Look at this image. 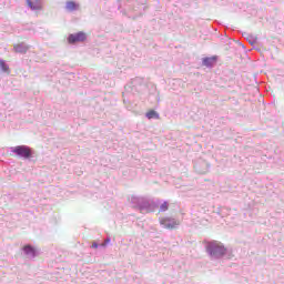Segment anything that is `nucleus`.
Listing matches in <instances>:
<instances>
[{"mask_svg":"<svg viewBox=\"0 0 284 284\" xmlns=\"http://www.w3.org/2000/svg\"><path fill=\"white\" fill-rule=\"evenodd\" d=\"M226 251L227 250L221 242L213 241L206 244V252H209L211 256H224Z\"/></svg>","mask_w":284,"mask_h":284,"instance_id":"f257e3e1","label":"nucleus"},{"mask_svg":"<svg viewBox=\"0 0 284 284\" xmlns=\"http://www.w3.org/2000/svg\"><path fill=\"white\" fill-rule=\"evenodd\" d=\"M11 152L13 154H17V156H20L21 159H30L32 156V149L27 145H18L11 149Z\"/></svg>","mask_w":284,"mask_h":284,"instance_id":"f03ea898","label":"nucleus"},{"mask_svg":"<svg viewBox=\"0 0 284 284\" xmlns=\"http://www.w3.org/2000/svg\"><path fill=\"white\" fill-rule=\"evenodd\" d=\"M160 223L165 227V230H176L181 224L179 221L170 217L160 219Z\"/></svg>","mask_w":284,"mask_h":284,"instance_id":"7ed1b4c3","label":"nucleus"},{"mask_svg":"<svg viewBox=\"0 0 284 284\" xmlns=\"http://www.w3.org/2000/svg\"><path fill=\"white\" fill-rule=\"evenodd\" d=\"M85 39H88V36H85L84 32L80 31L78 33L70 34L68 37V43H70V44L83 43V41H85Z\"/></svg>","mask_w":284,"mask_h":284,"instance_id":"20e7f679","label":"nucleus"},{"mask_svg":"<svg viewBox=\"0 0 284 284\" xmlns=\"http://www.w3.org/2000/svg\"><path fill=\"white\" fill-rule=\"evenodd\" d=\"M14 52H18L20 54H26V52H28V50H30V47H28V44L26 43H18L13 47Z\"/></svg>","mask_w":284,"mask_h":284,"instance_id":"39448f33","label":"nucleus"},{"mask_svg":"<svg viewBox=\"0 0 284 284\" xmlns=\"http://www.w3.org/2000/svg\"><path fill=\"white\" fill-rule=\"evenodd\" d=\"M22 250L27 256H37V250L32 245H24Z\"/></svg>","mask_w":284,"mask_h":284,"instance_id":"423d86ee","label":"nucleus"},{"mask_svg":"<svg viewBox=\"0 0 284 284\" xmlns=\"http://www.w3.org/2000/svg\"><path fill=\"white\" fill-rule=\"evenodd\" d=\"M216 55H213L211 58H204L202 60L203 65H205L206 68H212V65H214L215 61H216Z\"/></svg>","mask_w":284,"mask_h":284,"instance_id":"0eeeda50","label":"nucleus"},{"mask_svg":"<svg viewBox=\"0 0 284 284\" xmlns=\"http://www.w3.org/2000/svg\"><path fill=\"white\" fill-rule=\"evenodd\" d=\"M27 3L31 10H41V2L39 0H36V3L32 0H27Z\"/></svg>","mask_w":284,"mask_h":284,"instance_id":"6e6552de","label":"nucleus"},{"mask_svg":"<svg viewBox=\"0 0 284 284\" xmlns=\"http://www.w3.org/2000/svg\"><path fill=\"white\" fill-rule=\"evenodd\" d=\"M65 8L69 12H74V10L79 8V4H77L74 1H68Z\"/></svg>","mask_w":284,"mask_h":284,"instance_id":"1a4fd4ad","label":"nucleus"},{"mask_svg":"<svg viewBox=\"0 0 284 284\" xmlns=\"http://www.w3.org/2000/svg\"><path fill=\"white\" fill-rule=\"evenodd\" d=\"M0 70L6 74H10V67H8V64H6V61L3 60H0Z\"/></svg>","mask_w":284,"mask_h":284,"instance_id":"9d476101","label":"nucleus"},{"mask_svg":"<svg viewBox=\"0 0 284 284\" xmlns=\"http://www.w3.org/2000/svg\"><path fill=\"white\" fill-rule=\"evenodd\" d=\"M146 116L149 119H159V113H156V111H154V110H150L146 112Z\"/></svg>","mask_w":284,"mask_h":284,"instance_id":"9b49d317","label":"nucleus"},{"mask_svg":"<svg viewBox=\"0 0 284 284\" xmlns=\"http://www.w3.org/2000/svg\"><path fill=\"white\" fill-rule=\"evenodd\" d=\"M169 205L168 202H164L160 205V212H168Z\"/></svg>","mask_w":284,"mask_h":284,"instance_id":"f8f14e48","label":"nucleus"},{"mask_svg":"<svg viewBox=\"0 0 284 284\" xmlns=\"http://www.w3.org/2000/svg\"><path fill=\"white\" fill-rule=\"evenodd\" d=\"M91 247H93L94 250H97V247H99V244H97V242H94Z\"/></svg>","mask_w":284,"mask_h":284,"instance_id":"ddd939ff","label":"nucleus"}]
</instances>
